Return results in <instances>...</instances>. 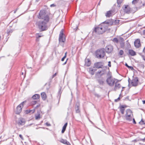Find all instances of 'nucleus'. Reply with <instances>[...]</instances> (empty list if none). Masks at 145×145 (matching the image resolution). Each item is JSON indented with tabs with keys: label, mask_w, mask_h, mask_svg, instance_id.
<instances>
[{
	"label": "nucleus",
	"mask_w": 145,
	"mask_h": 145,
	"mask_svg": "<svg viewBox=\"0 0 145 145\" xmlns=\"http://www.w3.org/2000/svg\"><path fill=\"white\" fill-rule=\"evenodd\" d=\"M35 111V109H33L32 110H25V112L26 114H28L29 113L31 114L33 113Z\"/></svg>",
	"instance_id": "393cba45"
},
{
	"label": "nucleus",
	"mask_w": 145,
	"mask_h": 145,
	"mask_svg": "<svg viewBox=\"0 0 145 145\" xmlns=\"http://www.w3.org/2000/svg\"><path fill=\"white\" fill-rule=\"evenodd\" d=\"M67 140L63 139H61L60 140H59L60 142H61L64 144L65 142Z\"/></svg>",
	"instance_id": "e433bc0d"
},
{
	"label": "nucleus",
	"mask_w": 145,
	"mask_h": 145,
	"mask_svg": "<svg viewBox=\"0 0 145 145\" xmlns=\"http://www.w3.org/2000/svg\"><path fill=\"white\" fill-rule=\"evenodd\" d=\"M138 0H133L132 1V3L133 4H135L136 3H137V1Z\"/></svg>",
	"instance_id": "ea45409f"
},
{
	"label": "nucleus",
	"mask_w": 145,
	"mask_h": 145,
	"mask_svg": "<svg viewBox=\"0 0 145 145\" xmlns=\"http://www.w3.org/2000/svg\"><path fill=\"white\" fill-rule=\"evenodd\" d=\"M133 116L132 111L130 109H128L126 110V113L125 115V117L126 120L128 121H131L132 120V116Z\"/></svg>",
	"instance_id": "20e7f679"
},
{
	"label": "nucleus",
	"mask_w": 145,
	"mask_h": 145,
	"mask_svg": "<svg viewBox=\"0 0 145 145\" xmlns=\"http://www.w3.org/2000/svg\"><path fill=\"white\" fill-rule=\"evenodd\" d=\"M101 71L99 70L96 73L95 77L99 84L100 85H103L105 83V79L104 78L101 76L103 73H101Z\"/></svg>",
	"instance_id": "f257e3e1"
},
{
	"label": "nucleus",
	"mask_w": 145,
	"mask_h": 145,
	"mask_svg": "<svg viewBox=\"0 0 145 145\" xmlns=\"http://www.w3.org/2000/svg\"><path fill=\"white\" fill-rule=\"evenodd\" d=\"M46 11L44 10H40L39 13V15H37V18L39 19L44 20L45 17L48 15H46Z\"/></svg>",
	"instance_id": "423d86ee"
},
{
	"label": "nucleus",
	"mask_w": 145,
	"mask_h": 145,
	"mask_svg": "<svg viewBox=\"0 0 145 145\" xmlns=\"http://www.w3.org/2000/svg\"><path fill=\"white\" fill-rule=\"evenodd\" d=\"M63 29H62L60 31V33L59 35V36H60V37H61V36H64V35L63 33Z\"/></svg>",
	"instance_id": "473e14b6"
},
{
	"label": "nucleus",
	"mask_w": 145,
	"mask_h": 145,
	"mask_svg": "<svg viewBox=\"0 0 145 145\" xmlns=\"http://www.w3.org/2000/svg\"><path fill=\"white\" fill-rule=\"evenodd\" d=\"M95 96L96 97H100V95L97 94H95Z\"/></svg>",
	"instance_id": "5fc2aeb1"
},
{
	"label": "nucleus",
	"mask_w": 145,
	"mask_h": 145,
	"mask_svg": "<svg viewBox=\"0 0 145 145\" xmlns=\"http://www.w3.org/2000/svg\"><path fill=\"white\" fill-rule=\"evenodd\" d=\"M114 20H113L112 19H110L109 20H107L105 21L102 22L101 24V26H103V25L106 24V25H105V27H108L109 26H111L113 25L114 24ZM104 27V26H103Z\"/></svg>",
	"instance_id": "0eeeda50"
},
{
	"label": "nucleus",
	"mask_w": 145,
	"mask_h": 145,
	"mask_svg": "<svg viewBox=\"0 0 145 145\" xmlns=\"http://www.w3.org/2000/svg\"><path fill=\"white\" fill-rule=\"evenodd\" d=\"M116 80L117 79L112 78L111 76L110 75L107 78L106 80V82L109 86H112L116 81Z\"/></svg>",
	"instance_id": "39448f33"
},
{
	"label": "nucleus",
	"mask_w": 145,
	"mask_h": 145,
	"mask_svg": "<svg viewBox=\"0 0 145 145\" xmlns=\"http://www.w3.org/2000/svg\"><path fill=\"white\" fill-rule=\"evenodd\" d=\"M139 123L141 125L145 124V121L143 120L142 119L141 121L139 122Z\"/></svg>",
	"instance_id": "f704fd0d"
},
{
	"label": "nucleus",
	"mask_w": 145,
	"mask_h": 145,
	"mask_svg": "<svg viewBox=\"0 0 145 145\" xmlns=\"http://www.w3.org/2000/svg\"><path fill=\"white\" fill-rule=\"evenodd\" d=\"M125 7L123 8L124 12L126 13H129L130 11V8L129 7L128 5H124Z\"/></svg>",
	"instance_id": "dca6fc26"
},
{
	"label": "nucleus",
	"mask_w": 145,
	"mask_h": 145,
	"mask_svg": "<svg viewBox=\"0 0 145 145\" xmlns=\"http://www.w3.org/2000/svg\"><path fill=\"white\" fill-rule=\"evenodd\" d=\"M112 12L111 10H110L107 11L105 14L106 16V17H110L111 16Z\"/></svg>",
	"instance_id": "cd10ccee"
},
{
	"label": "nucleus",
	"mask_w": 145,
	"mask_h": 145,
	"mask_svg": "<svg viewBox=\"0 0 145 145\" xmlns=\"http://www.w3.org/2000/svg\"><path fill=\"white\" fill-rule=\"evenodd\" d=\"M56 74H57L56 73L54 74H53L52 76V78H53L55 76H56Z\"/></svg>",
	"instance_id": "de8ad7c7"
},
{
	"label": "nucleus",
	"mask_w": 145,
	"mask_h": 145,
	"mask_svg": "<svg viewBox=\"0 0 145 145\" xmlns=\"http://www.w3.org/2000/svg\"><path fill=\"white\" fill-rule=\"evenodd\" d=\"M80 105L79 103L78 102H77L76 103L74 107L76 112L77 113H79L80 112Z\"/></svg>",
	"instance_id": "4468645a"
},
{
	"label": "nucleus",
	"mask_w": 145,
	"mask_h": 145,
	"mask_svg": "<svg viewBox=\"0 0 145 145\" xmlns=\"http://www.w3.org/2000/svg\"><path fill=\"white\" fill-rule=\"evenodd\" d=\"M125 66L126 67H128L129 66L128 64L127 63H125Z\"/></svg>",
	"instance_id": "e2e57ef3"
},
{
	"label": "nucleus",
	"mask_w": 145,
	"mask_h": 145,
	"mask_svg": "<svg viewBox=\"0 0 145 145\" xmlns=\"http://www.w3.org/2000/svg\"><path fill=\"white\" fill-rule=\"evenodd\" d=\"M19 137L22 140L24 139L23 138L22 135H21V134L19 135Z\"/></svg>",
	"instance_id": "864d4df0"
},
{
	"label": "nucleus",
	"mask_w": 145,
	"mask_h": 145,
	"mask_svg": "<svg viewBox=\"0 0 145 145\" xmlns=\"http://www.w3.org/2000/svg\"><path fill=\"white\" fill-rule=\"evenodd\" d=\"M139 140L140 141H143L144 142L145 140V138H140V139Z\"/></svg>",
	"instance_id": "3c124183"
},
{
	"label": "nucleus",
	"mask_w": 145,
	"mask_h": 145,
	"mask_svg": "<svg viewBox=\"0 0 145 145\" xmlns=\"http://www.w3.org/2000/svg\"><path fill=\"white\" fill-rule=\"evenodd\" d=\"M43 36V35H41V34H39V33H36V38H39Z\"/></svg>",
	"instance_id": "72a5a7b5"
},
{
	"label": "nucleus",
	"mask_w": 145,
	"mask_h": 145,
	"mask_svg": "<svg viewBox=\"0 0 145 145\" xmlns=\"http://www.w3.org/2000/svg\"><path fill=\"white\" fill-rule=\"evenodd\" d=\"M91 61L89 59H86L85 60V65L86 66H89L91 64Z\"/></svg>",
	"instance_id": "aec40b11"
},
{
	"label": "nucleus",
	"mask_w": 145,
	"mask_h": 145,
	"mask_svg": "<svg viewBox=\"0 0 145 145\" xmlns=\"http://www.w3.org/2000/svg\"><path fill=\"white\" fill-rule=\"evenodd\" d=\"M78 29V28L77 27L76 28H75L74 29V30H75V31H76Z\"/></svg>",
	"instance_id": "69168bd1"
},
{
	"label": "nucleus",
	"mask_w": 145,
	"mask_h": 145,
	"mask_svg": "<svg viewBox=\"0 0 145 145\" xmlns=\"http://www.w3.org/2000/svg\"><path fill=\"white\" fill-rule=\"evenodd\" d=\"M120 97H119L117 99H115V102H117L120 99Z\"/></svg>",
	"instance_id": "37998d69"
},
{
	"label": "nucleus",
	"mask_w": 145,
	"mask_h": 145,
	"mask_svg": "<svg viewBox=\"0 0 145 145\" xmlns=\"http://www.w3.org/2000/svg\"><path fill=\"white\" fill-rule=\"evenodd\" d=\"M39 95L38 94H35L32 96V98L33 99H38L39 98Z\"/></svg>",
	"instance_id": "a878e982"
},
{
	"label": "nucleus",
	"mask_w": 145,
	"mask_h": 145,
	"mask_svg": "<svg viewBox=\"0 0 145 145\" xmlns=\"http://www.w3.org/2000/svg\"><path fill=\"white\" fill-rule=\"evenodd\" d=\"M45 124L47 126H51V124L49 123H48V122H46V123H45Z\"/></svg>",
	"instance_id": "c03bdc74"
},
{
	"label": "nucleus",
	"mask_w": 145,
	"mask_h": 145,
	"mask_svg": "<svg viewBox=\"0 0 145 145\" xmlns=\"http://www.w3.org/2000/svg\"><path fill=\"white\" fill-rule=\"evenodd\" d=\"M128 68L130 69L131 70H133L134 69L133 68L132 66H129Z\"/></svg>",
	"instance_id": "a18cd8bd"
},
{
	"label": "nucleus",
	"mask_w": 145,
	"mask_h": 145,
	"mask_svg": "<svg viewBox=\"0 0 145 145\" xmlns=\"http://www.w3.org/2000/svg\"><path fill=\"white\" fill-rule=\"evenodd\" d=\"M127 107V106L125 105H120L119 108L120 111L122 114H124L125 109V108H126Z\"/></svg>",
	"instance_id": "2eb2a0df"
},
{
	"label": "nucleus",
	"mask_w": 145,
	"mask_h": 145,
	"mask_svg": "<svg viewBox=\"0 0 145 145\" xmlns=\"http://www.w3.org/2000/svg\"><path fill=\"white\" fill-rule=\"evenodd\" d=\"M68 58H67V60H66V61H65V62L64 63H63V65H65V64H66L67 62V60H68Z\"/></svg>",
	"instance_id": "6e6d98bb"
},
{
	"label": "nucleus",
	"mask_w": 145,
	"mask_h": 145,
	"mask_svg": "<svg viewBox=\"0 0 145 145\" xmlns=\"http://www.w3.org/2000/svg\"><path fill=\"white\" fill-rule=\"evenodd\" d=\"M94 32L98 34H101L106 30V28H94Z\"/></svg>",
	"instance_id": "6e6552de"
},
{
	"label": "nucleus",
	"mask_w": 145,
	"mask_h": 145,
	"mask_svg": "<svg viewBox=\"0 0 145 145\" xmlns=\"http://www.w3.org/2000/svg\"><path fill=\"white\" fill-rule=\"evenodd\" d=\"M39 38H36V41H37V42L39 41Z\"/></svg>",
	"instance_id": "052dcab7"
},
{
	"label": "nucleus",
	"mask_w": 145,
	"mask_h": 145,
	"mask_svg": "<svg viewBox=\"0 0 145 145\" xmlns=\"http://www.w3.org/2000/svg\"><path fill=\"white\" fill-rule=\"evenodd\" d=\"M65 130L62 129L61 131V133H63L65 131Z\"/></svg>",
	"instance_id": "4d7b16f0"
},
{
	"label": "nucleus",
	"mask_w": 145,
	"mask_h": 145,
	"mask_svg": "<svg viewBox=\"0 0 145 145\" xmlns=\"http://www.w3.org/2000/svg\"><path fill=\"white\" fill-rule=\"evenodd\" d=\"M143 34L144 35H145V30L143 31Z\"/></svg>",
	"instance_id": "338daca9"
},
{
	"label": "nucleus",
	"mask_w": 145,
	"mask_h": 145,
	"mask_svg": "<svg viewBox=\"0 0 145 145\" xmlns=\"http://www.w3.org/2000/svg\"><path fill=\"white\" fill-rule=\"evenodd\" d=\"M61 87H60L58 93L57 98H59V99L60 98L62 92V91L61 90Z\"/></svg>",
	"instance_id": "bb28decb"
},
{
	"label": "nucleus",
	"mask_w": 145,
	"mask_h": 145,
	"mask_svg": "<svg viewBox=\"0 0 145 145\" xmlns=\"http://www.w3.org/2000/svg\"><path fill=\"white\" fill-rule=\"evenodd\" d=\"M55 6V5L54 4H51V5H50V7H54Z\"/></svg>",
	"instance_id": "13d9d810"
},
{
	"label": "nucleus",
	"mask_w": 145,
	"mask_h": 145,
	"mask_svg": "<svg viewBox=\"0 0 145 145\" xmlns=\"http://www.w3.org/2000/svg\"><path fill=\"white\" fill-rule=\"evenodd\" d=\"M113 49V47L111 45H109L106 46L105 48V50L106 52L109 53H111Z\"/></svg>",
	"instance_id": "f8f14e48"
},
{
	"label": "nucleus",
	"mask_w": 145,
	"mask_h": 145,
	"mask_svg": "<svg viewBox=\"0 0 145 145\" xmlns=\"http://www.w3.org/2000/svg\"><path fill=\"white\" fill-rule=\"evenodd\" d=\"M119 22V20H115L114 21V23L115 24L117 23H118Z\"/></svg>",
	"instance_id": "79ce46f5"
},
{
	"label": "nucleus",
	"mask_w": 145,
	"mask_h": 145,
	"mask_svg": "<svg viewBox=\"0 0 145 145\" xmlns=\"http://www.w3.org/2000/svg\"><path fill=\"white\" fill-rule=\"evenodd\" d=\"M96 70L97 69H93L92 68H90L89 69V72L91 75H93L94 74Z\"/></svg>",
	"instance_id": "5701e85b"
},
{
	"label": "nucleus",
	"mask_w": 145,
	"mask_h": 145,
	"mask_svg": "<svg viewBox=\"0 0 145 145\" xmlns=\"http://www.w3.org/2000/svg\"><path fill=\"white\" fill-rule=\"evenodd\" d=\"M25 123V120L22 118L20 119L19 120L18 123L19 125H24Z\"/></svg>",
	"instance_id": "412c9836"
},
{
	"label": "nucleus",
	"mask_w": 145,
	"mask_h": 145,
	"mask_svg": "<svg viewBox=\"0 0 145 145\" xmlns=\"http://www.w3.org/2000/svg\"><path fill=\"white\" fill-rule=\"evenodd\" d=\"M128 53L129 55L132 56H134L136 55V52L132 50H129Z\"/></svg>",
	"instance_id": "4be33fe9"
},
{
	"label": "nucleus",
	"mask_w": 145,
	"mask_h": 145,
	"mask_svg": "<svg viewBox=\"0 0 145 145\" xmlns=\"http://www.w3.org/2000/svg\"><path fill=\"white\" fill-rule=\"evenodd\" d=\"M49 16L47 15L43 20L37 22L36 24L39 27H47L46 25L49 22Z\"/></svg>",
	"instance_id": "f03ea898"
},
{
	"label": "nucleus",
	"mask_w": 145,
	"mask_h": 145,
	"mask_svg": "<svg viewBox=\"0 0 145 145\" xmlns=\"http://www.w3.org/2000/svg\"><path fill=\"white\" fill-rule=\"evenodd\" d=\"M104 63L103 62L100 61L95 63L94 64L95 67L97 68H102L103 67Z\"/></svg>",
	"instance_id": "9b49d317"
},
{
	"label": "nucleus",
	"mask_w": 145,
	"mask_h": 145,
	"mask_svg": "<svg viewBox=\"0 0 145 145\" xmlns=\"http://www.w3.org/2000/svg\"><path fill=\"white\" fill-rule=\"evenodd\" d=\"M65 58L63 57L62 59H61V61H63L64 60V59H65Z\"/></svg>",
	"instance_id": "0e129e2a"
},
{
	"label": "nucleus",
	"mask_w": 145,
	"mask_h": 145,
	"mask_svg": "<svg viewBox=\"0 0 145 145\" xmlns=\"http://www.w3.org/2000/svg\"><path fill=\"white\" fill-rule=\"evenodd\" d=\"M138 78L136 77L133 78L131 80V84L132 86H136L138 85Z\"/></svg>",
	"instance_id": "9d476101"
},
{
	"label": "nucleus",
	"mask_w": 145,
	"mask_h": 145,
	"mask_svg": "<svg viewBox=\"0 0 145 145\" xmlns=\"http://www.w3.org/2000/svg\"><path fill=\"white\" fill-rule=\"evenodd\" d=\"M142 101L143 104H145V100Z\"/></svg>",
	"instance_id": "774afa93"
},
{
	"label": "nucleus",
	"mask_w": 145,
	"mask_h": 145,
	"mask_svg": "<svg viewBox=\"0 0 145 145\" xmlns=\"http://www.w3.org/2000/svg\"><path fill=\"white\" fill-rule=\"evenodd\" d=\"M134 45L136 48H139L140 46V40L138 39L135 40L134 42Z\"/></svg>",
	"instance_id": "a211bd4d"
},
{
	"label": "nucleus",
	"mask_w": 145,
	"mask_h": 145,
	"mask_svg": "<svg viewBox=\"0 0 145 145\" xmlns=\"http://www.w3.org/2000/svg\"><path fill=\"white\" fill-rule=\"evenodd\" d=\"M41 95L42 99L43 100H45L46 98V95L45 93L43 92L41 93Z\"/></svg>",
	"instance_id": "b1692460"
},
{
	"label": "nucleus",
	"mask_w": 145,
	"mask_h": 145,
	"mask_svg": "<svg viewBox=\"0 0 145 145\" xmlns=\"http://www.w3.org/2000/svg\"><path fill=\"white\" fill-rule=\"evenodd\" d=\"M61 36V37H60V36H59V42L60 44L65 42V37H64V36Z\"/></svg>",
	"instance_id": "f3484780"
},
{
	"label": "nucleus",
	"mask_w": 145,
	"mask_h": 145,
	"mask_svg": "<svg viewBox=\"0 0 145 145\" xmlns=\"http://www.w3.org/2000/svg\"><path fill=\"white\" fill-rule=\"evenodd\" d=\"M124 52L122 50H120L119 52V54L120 55H122L123 54Z\"/></svg>",
	"instance_id": "58836bf2"
},
{
	"label": "nucleus",
	"mask_w": 145,
	"mask_h": 145,
	"mask_svg": "<svg viewBox=\"0 0 145 145\" xmlns=\"http://www.w3.org/2000/svg\"><path fill=\"white\" fill-rule=\"evenodd\" d=\"M141 57H142V58L145 61V56H144V55H142Z\"/></svg>",
	"instance_id": "49530a36"
},
{
	"label": "nucleus",
	"mask_w": 145,
	"mask_h": 145,
	"mask_svg": "<svg viewBox=\"0 0 145 145\" xmlns=\"http://www.w3.org/2000/svg\"><path fill=\"white\" fill-rule=\"evenodd\" d=\"M26 102V101H23L17 106L16 111V114H19L21 112L22 108L24 106V105Z\"/></svg>",
	"instance_id": "1a4fd4ad"
},
{
	"label": "nucleus",
	"mask_w": 145,
	"mask_h": 145,
	"mask_svg": "<svg viewBox=\"0 0 145 145\" xmlns=\"http://www.w3.org/2000/svg\"><path fill=\"white\" fill-rule=\"evenodd\" d=\"M143 52L145 54V47L144 48L143 50Z\"/></svg>",
	"instance_id": "bf43d9fd"
},
{
	"label": "nucleus",
	"mask_w": 145,
	"mask_h": 145,
	"mask_svg": "<svg viewBox=\"0 0 145 145\" xmlns=\"http://www.w3.org/2000/svg\"><path fill=\"white\" fill-rule=\"evenodd\" d=\"M118 5L117 6L118 7H120L121 6V4L123 0H117Z\"/></svg>",
	"instance_id": "c85d7f7f"
},
{
	"label": "nucleus",
	"mask_w": 145,
	"mask_h": 145,
	"mask_svg": "<svg viewBox=\"0 0 145 145\" xmlns=\"http://www.w3.org/2000/svg\"><path fill=\"white\" fill-rule=\"evenodd\" d=\"M96 57L98 59H101L103 58L105 55L104 49H101L97 50L95 52Z\"/></svg>",
	"instance_id": "7ed1b4c3"
},
{
	"label": "nucleus",
	"mask_w": 145,
	"mask_h": 145,
	"mask_svg": "<svg viewBox=\"0 0 145 145\" xmlns=\"http://www.w3.org/2000/svg\"><path fill=\"white\" fill-rule=\"evenodd\" d=\"M40 118V113H38V114L35 115V119L38 120Z\"/></svg>",
	"instance_id": "7c9ffc66"
},
{
	"label": "nucleus",
	"mask_w": 145,
	"mask_h": 145,
	"mask_svg": "<svg viewBox=\"0 0 145 145\" xmlns=\"http://www.w3.org/2000/svg\"><path fill=\"white\" fill-rule=\"evenodd\" d=\"M14 30L13 29H8L7 30V33L8 34V35H9L10 33H12L13 31H14Z\"/></svg>",
	"instance_id": "c756f323"
},
{
	"label": "nucleus",
	"mask_w": 145,
	"mask_h": 145,
	"mask_svg": "<svg viewBox=\"0 0 145 145\" xmlns=\"http://www.w3.org/2000/svg\"><path fill=\"white\" fill-rule=\"evenodd\" d=\"M112 41L114 42H116V43H118V38H114L112 40Z\"/></svg>",
	"instance_id": "c9c22d12"
},
{
	"label": "nucleus",
	"mask_w": 145,
	"mask_h": 145,
	"mask_svg": "<svg viewBox=\"0 0 145 145\" xmlns=\"http://www.w3.org/2000/svg\"><path fill=\"white\" fill-rule=\"evenodd\" d=\"M108 65L109 67H111V62L110 61H109L108 62Z\"/></svg>",
	"instance_id": "8fccbe9b"
},
{
	"label": "nucleus",
	"mask_w": 145,
	"mask_h": 145,
	"mask_svg": "<svg viewBox=\"0 0 145 145\" xmlns=\"http://www.w3.org/2000/svg\"><path fill=\"white\" fill-rule=\"evenodd\" d=\"M67 123H65V124L64 125V126H63L62 129H64L65 130H66V128L67 127Z\"/></svg>",
	"instance_id": "4c0bfd02"
},
{
	"label": "nucleus",
	"mask_w": 145,
	"mask_h": 145,
	"mask_svg": "<svg viewBox=\"0 0 145 145\" xmlns=\"http://www.w3.org/2000/svg\"><path fill=\"white\" fill-rule=\"evenodd\" d=\"M40 105L39 104L37 105V106L35 107V108H36L40 106Z\"/></svg>",
	"instance_id": "680f3d73"
},
{
	"label": "nucleus",
	"mask_w": 145,
	"mask_h": 145,
	"mask_svg": "<svg viewBox=\"0 0 145 145\" xmlns=\"http://www.w3.org/2000/svg\"><path fill=\"white\" fill-rule=\"evenodd\" d=\"M40 28V32H41L43 31L47 30V29L48 28Z\"/></svg>",
	"instance_id": "2f4dec72"
},
{
	"label": "nucleus",
	"mask_w": 145,
	"mask_h": 145,
	"mask_svg": "<svg viewBox=\"0 0 145 145\" xmlns=\"http://www.w3.org/2000/svg\"><path fill=\"white\" fill-rule=\"evenodd\" d=\"M37 102L36 101H33L31 102V103L33 105H35L36 104Z\"/></svg>",
	"instance_id": "a19ab883"
},
{
	"label": "nucleus",
	"mask_w": 145,
	"mask_h": 145,
	"mask_svg": "<svg viewBox=\"0 0 145 145\" xmlns=\"http://www.w3.org/2000/svg\"><path fill=\"white\" fill-rule=\"evenodd\" d=\"M69 142L67 140L65 142L64 144L67 145L68 144H69Z\"/></svg>",
	"instance_id": "603ef678"
},
{
	"label": "nucleus",
	"mask_w": 145,
	"mask_h": 145,
	"mask_svg": "<svg viewBox=\"0 0 145 145\" xmlns=\"http://www.w3.org/2000/svg\"><path fill=\"white\" fill-rule=\"evenodd\" d=\"M133 123L134 124H136V122L135 121V119L134 118H133Z\"/></svg>",
	"instance_id": "09e8293b"
},
{
	"label": "nucleus",
	"mask_w": 145,
	"mask_h": 145,
	"mask_svg": "<svg viewBox=\"0 0 145 145\" xmlns=\"http://www.w3.org/2000/svg\"><path fill=\"white\" fill-rule=\"evenodd\" d=\"M118 80H116V81L115 83V86L114 88V90L116 91V90L119 89L121 87V85L119 83H118Z\"/></svg>",
	"instance_id": "ddd939ff"
},
{
	"label": "nucleus",
	"mask_w": 145,
	"mask_h": 145,
	"mask_svg": "<svg viewBox=\"0 0 145 145\" xmlns=\"http://www.w3.org/2000/svg\"><path fill=\"white\" fill-rule=\"evenodd\" d=\"M7 81H5L4 83H2L0 86V88L1 89L4 90L7 87Z\"/></svg>",
	"instance_id": "6ab92c4d"
}]
</instances>
